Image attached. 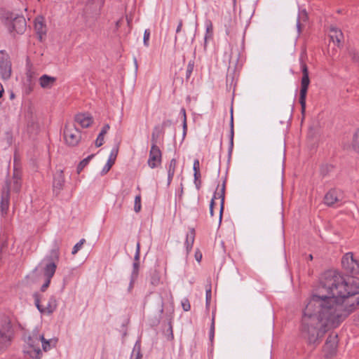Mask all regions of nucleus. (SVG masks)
<instances>
[{"label":"nucleus","mask_w":359,"mask_h":359,"mask_svg":"<svg viewBox=\"0 0 359 359\" xmlns=\"http://www.w3.org/2000/svg\"><path fill=\"white\" fill-rule=\"evenodd\" d=\"M358 305L359 280L325 272L304 310L302 337L308 344L318 346L327 330L337 327Z\"/></svg>","instance_id":"nucleus-1"},{"label":"nucleus","mask_w":359,"mask_h":359,"mask_svg":"<svg viewBox=\"0 0 359 359\" xmlns=\"http://www.w3.org/2000/svg\"><path fill=\"white\" fill-rule=\"evenodd\" d=\"M304 53H302L299 57V63L301 66V70L302 72V77L301 79V88L299 93V103L301 105L302 114H304L306 109V94L310 83L309 69L306 64L304 62Z\"/></svg>","instance_id":"nucleus-2"},{"label":"nucleus","mask_w":359,"mask_h":359,"mask_svg":"<svg viewBox=\"0 0 359 359\" xmlns=\"http://www.w3.org/2000/svg\"><path fill=\"white\" fill-rule=\"evenodd\" d=\"M156 135L151 134V147L149 151V158L147 161L148 165L154 169L157 168L161 163L162 153L159 147L157 146Z\"/></svg>","instance_id":"nucleus-3"},{"label":"nucleus","mask_w":359,"mask_h":359,"mask_svg":"<svg viewBox=\"0 0 359 359\" xmlns=\"http://www.w3.org/2000/svg\"><path fill=\"white\" fill-rule=\"evenodd\" d=\"M36 335L41 334L37 330H34L27 341L28 348L25 351L33 359H40L42 356V351L39 346L41 339H36Z\"/></svg>","instance_id":"nucleus-4"},{"label":"nucleus","mask_w":359,"mask_h":359,"mask_svg":"<svg viewBox=\"0 0 359 359\" xmlns=\"http://www.w3.org/2000/svg\"><path fill=\"white\" fill-rule=\"evenodd\" d=\"M6 23L10 32L23 34L26 30V20L22 15L11 13Z\"/></svg>","instance_id":"nucleus-5"},{"label":"nucleus","mask_w":359,"mask_h":359,"mask_svg":"<svg viewBox=\"0 0 359 359\" xmlns=\"http://www.w3.org/2000/svg\"><path fill=\"white\" fill-rule=\"evenodd\" d=\"M13 336V330L8 318H4L0 326V349L10 345Z\"/></svg>","instance_id":"nucleus-6"},{"label":"nucleus","mask_w":359,"mask_h":359,"mask_svg":"<svg viewBox=\"0 0 359 359\" xmlns=\"http://www.w3.org/2000/svg\"><path fill=\"white\" fill-rule=\"evenodd\" d=\"M343 269L346 273L355 276L359 273V264L355 260L351 252L345 254L341 259Z\"/></svg>","instance_id":"nucleus-7"},{"label":"nucleus","mask_w":359,"mask_h":359,"mask_svg":"<svg viewBox=\"0 0 359 359\" xmlns=\"http://www.w3.org/2000/svg\"><path fill=\"white\" fill-rule=\"evenodd\" d=\"M64 137L67 144L74 147L80 142V131L73 125H66L64 129Z\"/></svg>","instance_id":"nucleus-8"},{"label":"nucleus","mask_w":359,"mask_h":359,"mask_svg":"<svg viewBox=\"0 0 359 359\" xmlns=\"http://www.w3.org/2000/svg\"><path fill=\"white\" fill-rule=\"evenodd\" d=\"M225 184L226 182L224 181L222 187L220 190H218L219 187L217 189V191L214 194L213 198L211 200L210 204V213L211 216H213V206L215 204V200L217 198L220 199V210H219V222L221 223L222 218V212L224 210V196H225Z\"/></svg>","instance_id":"nucleus-9"},{"label":"nucleus","mask_w":359,"mask_h":359,"mask_svg":"<svg viewBox=\"0 0 359 359\" xmlns=\"http://www.w3.org/2000/svg\"><path fill=\"white\" fill-rule=\"evenodd\" d=\"M34 304L41 313H52L57 308V301L54 297H50L46 306L40 304V295L37 293L34 294Z\"/></svg>","instance_id":"nucleus-10"},{"label":"nucleus","mask_w":359,"mask_h":359,"mask_svg":"<svg viewBox=\"0 0 359 359\" xmlns=\"http://www.w3.org/2000/svg\"><path fill=\"white\" fill-rule=\"evenodd\" d=\"M104 4V0L89 1L86 8V14H88L94 19H97L100 15Z\"/></svg>","instance_id":"nucleus-11"},{"label":"nucleus","mask_w":359,"mask_h":359,"mask_svg":"<svg viewBox=\"0 0 359 359\" xmlns=\"http://www.w3.org/2000/svg\"><path fill=\"white\" fill-rule=\"evenodd\" d=\"M12 72L11 62L8 55L0 52V74L4 79L11 77Z\"/></svg>","instance_id":"nucleus-12"},{"label":"nucleus","mask_w":359,"mask_h":359,"mask_svg":"<svg viewBox=\"0 0 359 359\" xmlns=\"http://www.w3.org/2000/svg\"><path fill=\"white\" fill-rule=\"evenodd\" d=\"M337 334H330L323 346V351L326 357H332L335 354L338 346Z\"/></svg>","instance_id":"nucleus-13"},{"label":"nucleus","mask_w":359,"mask_h":359,"mask_svg":"<svg viewBox=\"0 0 359 359\" xmlns=\"http://www.w3.org/2000/svg\"><path fill=\"white\" fill-rule=\"evenodd\" d=\"M10 184L6 183V186L3 188L1 193V200L0 203V208L3 215H6L9 204H10Z\"/></svg>","instance_id":"nucleus-14"},{"label":"nucleus","mask_w":359,"mask_h":359,"mask_svg":"<svg viewBox=\"0 0 359 359\" xmlns=\"http://www.w3.org/2000/svg\"><path fill=\"white\" fill-rule=\"evenodd\" d=\"M65 184V176L63 174V171L62 170H59L56 172L54 175L53 187V191L58 194L61 190L63 189Z\"/></svg>","instance_id":"nucleus-15"},{"label":"nucleus","mask_w":359,"mask_h":359,"mask_svg":"<svg viewBox=\"0 0 359 359\" xmlns=\"http://www.w3.org/2000/svg\"><path fill=\"white\" fill-rule=\"evenodd\" d=\"M341 193L337 189L330 190L324 197V202L326 205L331 206L335 203L341 201Z\"/></svg>","instance_id":"nucleus-16"},{"label":"nucleus","mask_w":359,"mask_h":359,"mask_svg":"<svg viewBox=\"0 0 359 359\" xmlns=\"http://www.w3.org/2000/svg\"><path fill=\"white\" fill-rule=\"evenodd\" d=\"M118 152V146L114 147L111 149L109 156V158L107 160V162L101 171L102 175H106L109 171V170L111 169L112 165L114 164Z\"/></svg>","instance_id":"nucleus-17"},{"label":"nucleus","mask_w":359,"mask_h":359,"mask_svg":"<svg viewBox=\"0 0 359 359\" xmlns=\"http://www.w3.org/2000/svg\"><path fill=\"white\" fill-rule=\"evenodd\" d=\"M56 77L47 74H43L39 79L40 86L43 89H50L56 82Z\"/></svg>","instance_id":"nucleus-18"},{"label":"nucleus","mask_w":359,"mask_h":359,"mask_svg":"<svg viewBox=\"0 0 359 359\" xmlns=\"http://www.w3.org/2000/svg\"><path fill=\"white\" fill-rule=\"evenodd\" d=\"M34 29L39 36L40 40L46 33V27L43 22V18L41 16L37 17L34 20Z\"/></svg>","instance_id":"nucleus-19"},{"label":"nucleus","mask_w":359,"mask_h":359,"mask_svg":"<svg viewBox=\"0 0 359 359\" xmlns=\"http://www.w3.org/2000/svg\"><path fill=\"white\" fill-rule=\"evenodd\" d=\"M330 36L331 40L336 43L337 46H340V43L344 38L342 32L335 27H331L330 29Z\"/></svg>","instance_id":"nucleus-20"},{"label":"nucleus","mask_w":359,"mask_h":359,"mask_svg":"<svg viewBox=\"0 0 359 359\" xmlns=\"http://www.w3.org/2000/svg\"><path fill=\"white\" fill-rule=\"evenodd\" d=\"M75 121L82 128H88L92 124L93 118L88 114H79L75 116Z\"/></svg>","instance_id":"nucleus-21"},{"label":"nucleus","mask_w":359,"mask_h":359,"mask_svg":"<svg viewBox=\"0 0 359 359\" xmlns=\"http://www.w3.org/2000/svg\"><path fill=\"white\" fill-rule=\"evenodd\" d=\"M36 339H41L42 348L45 352H47L48 351L50 350L52 347L55 346L57 343V340L55 339L46 340L44 338L43 334L36 335Z\"/></svg>","instance_id":"nucleus-22"},{"label":"nucleus","mask_w":359,"mask_h":359,"mask_svg":"<svg viewBox=\"0 0 359 359\" xmlns=\"http://www.w3.org/2000/svg\"><path fill=\"white\" fill-rule=\"evenodd\" d=\"M171 125L172 121L170 120H165L162 122L161 125L156 126L154 128V130L151 134H156L157 135L156 140L158 141L159 136L165 133V129L170 127Z\"/></svg>","instance_id":"nucleus-23"},{"label":"nucleus","mask_w":359,"mask_h":359,"mask_svg":"<svg viewBox=\"0 0 359 359\" xmlns=\"http://www.w3.org/2000/svg\"><path fill=\"white\" fill-rule=\"evenodd\" d=\"M195 234L194 229L191 228L186 235L184 245L187 253H189L192 249L195 239Z\"/></svg>","instance_id":"nucleus-24"},{"label":"nucleus","mask_w":359,"mask_h":359,"mask_svg":"<svg viewBox=\"0 0 359 359\" xmlns=\"http://www.w3.org/2000/svg\"><path fill=\"white\" fill-rule=\"evenodd\" d=\"M57 266L52 260L48 262L43 269V275L46 278L51 279L55 273Z\"/></svg>","instance_id":"nucleus-25"},{"label":"nucleus","mask_w":359,"mask_h":359,"mask_svg":"<svg viewBox=\"0 0 359 359\" xmlns=\"http://www.w3.org/2000/svg\"><path fill=\"white\" fill-rule=\"evenodd\" d=\"M308 20V14L305 9L299 11L297 20V29L298 34H299L302 32V27L303 23Z\"/></svg>","instance_id":"nucleus-26"},{"label":"nucleus","mask_w":359,"mask_h":359,"mask_svg":"<svg viewBox=\"0 0 359 359\" xmlns=\"http://www.w3.org/2000/svg\"><path fill=\"white\" fill-rule=\"evenodd\" d=\"M177 166V161L175 158L170 160L168 168V185H170L175 175Z\"/></svg>","instance_id":"nucleus-27"},{"label":"nucleus","mask_w":359,"mask_h":359,"mask_svg":"<svg viewBox=\"0 0 359 359\" xmlns=\"http://www.w3.org/2000/svg\"><path fill=\"white\" fill-rule=\"evenodd\" d=\"M25 118L27 122V126L28 127H32L33 128H35V117L33 114L32 109L31 108H29L28 110L25 113Z\"/></svg>","instance_id":"nucleus-28"},{"label":"nucleus","mask_w":359,"mask_h":359,"mask_svg":"<svg viewBox=\"0 0 359 359\" xmlns=\"http://www.w3.org/2000/svg\"><path fill=\"white\" fill-rule=\"evenodd\" d=\"M233 109H231V121H230V135H229V152L231 153L233 147Z\"/></svg>","instance_id":"nucleus-29"},{"label":"nucleus","mask_w":359,"mask_h":359,"mask_svg":"<svg viewBox=\"0 0 359 359\" xmlns=\"http://www.w3.org/2000/svg\"><path fill=\"white\" fill-rule=\"evenodd\" d=\"M139 266V262H134L133 264V271L130 277L129 290L133 287V283L138 276Z\"/></svg>","instance_id":"nucleus-30"},{"label":"nucleus","mask_w":359,"mask_h":359,"mask_svg":"<svg viewBox=\"0 0 359 359\" xmlns=\"http://www.w3.org/2000/svg\"><path fill=\"white\" fill-rule=\"evenodd\" d=\"M21 187V178L17 172H14L13 177L12 188L13 191L18 192L20 191Z\"/></svg>","instance_id":"nucleus-31"},{"label":"nucleus","mask_w":359,"mask_h":359,"mask_svg":"<svg viewBox=\"0 0 359 359\" xmlns=\"http://www.w3.org/2000/svg\"><path fill=\"white\" fill-rule=\"evenodd\" d=\"M212 38V25L210 21L205 23V48L206 47L207 41Z\"/></svg>","instance_id":"nucleus-32"},{"label":"nucleus","mask_w":359,"mask_h":359,"mask_svg":"<svg viewBox=\"0 0 359 359\" xmlns=\"http://www.w3.org/2000/svg\"><path fill=\"white\" fill-rule=\"evenodd\" d=\"M95 154H91L83 159L77 166V173L79 174L83 169L88 164L89 161L94 157Z\"/></svg>","instance_id":"nucleus-33"},{"label":"nucleus","mask_w":359,"mask_h":359,"mask_svg":"<svg viewBox=\"0 0 359 359\" xmlns=\"http://www.w3.org/2000/svg\"><path fill=\"white\" fill-rule=\"evenodd\" d=\"M133 355H135V359H142L141 344L139 341H136L133 350Z\"/></svg>","instance_id":"nucleus-34"},{"label":"nucleus","mask_w":359,"mask_h":359,"mask_svg":"<svg viewBox=\"0 0 359 359\" xmlns=\"http://www.w3.org/2000/svg\"><path fill=\"white\" fill-rule=\"evenodd\" d=\"M150 282L151 284L154 286H157L160 284L161 278L159 273L157 271H155L151 274Z\"/></svg>","instance_id":"nucleus-35"},{"label":"nucleus","mask_w":359,"mask_h":359,"mask_svg":"<svg viewBox=\"0 0 359 359\" xmlns=\"http://www.w3.org/2000/svg\"><path fill=\"white\" fill-rule=\"evenodd\" d=\"M194 67V61L190 60L187 65V70H186V78L189 79L193 72Z\"/></svg>","instance_id":"nucleus-36"},{"label":"nucleus","mask_w":359,"mask_h":359,"mask_svg":"<svg viewBox=\"0 0 359 359\" xmlns=\"http://www.w3.org/2000/svg\"><path fill=\"white\" fill-rule=\"evenodd\" d=\"M141 196L137 195L135 198L134 210L135 212H139L141 210Z\"/></svg>","instance_id":"nucleus-37"},{"label":"nucleus","mask_w":359,"mask_h":359,"mask_svg":"<svg viewBox=\"0 0 359 359\" xmlns=\"http://www.w3.org/2000/svg\"><path fill=\"white\" fill-rule=\"evenodd\" d=\"M211 285L210 284L208 287L206 288V292H205V302H206V306L208 308L210 304L211 301Z\"/></svg>","instance_id":"nucleus-38"},{"label":"nucleus","mask_w":359,"mask_h":359,"mask_svg":"<svg viewBox=\"0 0 359 359\" xmlns=\"http://www.w3.org/2000/svg\"><path fill=\"white\" fill-rule=\"evenodd\" d=\"M353 146L358 152H359V129L355 133L353 137Z\"/></svg>","instance_id":"nucleus-39"},{"label":"nucleus","mask_w":359,"mask_h":359,"mask_svg":"<svg viewBox=\"0 0 359 359\" xmlns=\"http://www.w3.org/2000/svg\"><path fill=\"white\" fill-rule=\"evenodd\" d=\"M214 336H215V315L212 314V323H211L210 334H209L210 340L211 341H212V340L214 339Z\"/></svg>","instance_id":"nucleus-40"},{"label":"nucleus","mask_w":359,"mask_h":359,"mask_svg":"<svg viewBox=\"0 0 359 359\" xmlns=\"http://www.w3.org/2000/svg\"><path fill=\"white\" fill-rule=\"evenodd\" d=\"M349 55L354 62H359V55L355 50L351 49L349 50Z\"/></svg>","instance_id":"nucleus-41"},{"label":"nucleus","mask_w":359,"mask_h":359,"mask_svg":"<svg viewBox=\"0 0 359 359\" xmlns=\"http://www.w3.org/2000/svg\"><path fill=\"white\" fill-rule=\"evenodd\" d=\"M86 242L85 239H81L79 243H77L73 248L72 254L75 255L77 252L81 248L83 244Z\"/></svg>","instance_id":"nucleus-42"},{"label":"nucleus","mask_w":359,"mask_h":359,"mask_svg":"<svg viewBox=\"0 0 359 359\" xmlns=\"http://www.w3.org/2000/svg\"><path fill=\"white\" fill-rule=\"evenodd\" d=\"M182 309L184 311H190L191 309V304H190V302L189 301V299L187 298H184L182 300Z\"/></svg>","instance_id":"nucleus-43"},{"label":"nucleus","mask_w":359,"mask_h":359,"mask_svg":"<svg viewBox=\"0 0 359 359\" xmlns=\"http://www.w3.org/2000/svg\"><path fill=\"white\" fill-rule=\"evenodd\" d=\"M104 137V135H103L102 133H99V135L95 140V146L97 147H100L103 144Z\"/></svg>","instance_id":"nucleus-44"},{"label":"nucleus","mask_w":359,"mask_h":359,"mask_svg":"<svg viewBox=\"0 0 359 359\" xmlns=\"http://www.w3.org/2000/svg\"><path fill=\"white\" fill-rule=\"evenodd\" d=\"M150 37V32L149 29H145L144 32L143 42L145 46H149V40Z\"/></svg>","instance_id":"nucleus-45"},{"label":"nucleus","mask_w":359,"mask_h":359,"mask_svg":"<svg viewBox=\"0 0 359 359\" xmlns=\"http://www.w3.org/2000/svg\"><path fill=\"white\" fill-rule=\"evenodd\" d=\"M50 258L51 259L58 260L59 259V248H56L53 249L50 252Z\"/></svg>","instance_id":"nucleus-46"},{"label":"nucleus","mask_w":359,"mask_h":359,"mask_svg":"<svg viewBox=\"0 0 359 359\" xmlns=\"http://www.w3.org/2000/svg\"><path fill=\"white\" fill-rule=\"evenodd\" d=\"M181 114L184 116V121H183V130H184V135L186 134V130H187V119H186V110L184 108H182L180 111Z\"/></svg>","instance_id":"nucleus-47"},{"label":"nucleus","mask_w":359,"mask_h":359,"mask_svg":"<svg viewBox=\"0 0 359 359\" xmlns=\"http://www.w3.org/2000/svg\"><path fill=\"white\" fill-rule=\"evenodd\" d=\"M140 250V243H137V247H136V252H135V257H134V259H135L134 262H139Z\"/></svg>","instance_id":"nucleus-48"},{"label":"nucleus","mask_w":359,"mask_h":359,"mask_svg":"<svg viewBox=\"0 0 359 359\" xmlns=\"http://www.w3.org/2000/svg\"><path fill=\"white\" fill-rule=\"evenodd\" d=\"M193 170H194V172H196V170H197L198 172H200V163H199L198 159L194 160Z\"/></svg>","instance_id":"nucleus-49"},{"label":"nucleus","mask_w":359,"mask_h":359,"mask_svg":"<svg viewBox=\"0 0 359 359\" xmlns=\"http://www.w3.org/2000/svg\"><path fill=\"white\" fill-rule=\"evenodd\" d=\"M51 279L46 278L45 283L42 285L41 290L44 292L49 286Z\"/></svg>","instance_id":"nucleus-50"},{"label":"nucleus","mask_w":359,"mask_h":359,"mask_svg":"<svg viewBox=\"0 0 359 359\" xmlns=\"http://www.w3.org/2000/svg\"><path fill=\"white\" fill-rule=\"evenodd\" d=\"M109 128H110L109 125V124H106V125H104L103 126V128H102V130H101L100 133H102V135H104L108 132Z\"/></svg>","instance_id":"nucleus-51"},{"label":"nucleus","mask_w":359,"mask_h":359,"mask_svg":"<svg viewBox=\"0 0 359 359\" xmlns=\"http://www.w3.org/2000/svg\"><path fill=\"white\" fill-rule=\"evenodd\" d=\"M194 181L200 180L201 178V172L196 170L194 173Z\"/></svg>","instance_id":"nucleus-52"},{"label":"nucleus","mask_w":359,"mask_h":359,"mask_svg":"<svg viewBox=\"0 0 359 359\" xmlns=\"http://www.w3.org/2000/svg\"><path fill=\"white\" fill-rule=\"evenodd\" d=\"M182 20H180L179 23H178V25L177 27V29H176V33L180 32L181 30H182Z\"/></svg>","instance_id":"nucleus-53"},{"label":"nucleus","mask_w":359,"mask_h":359,"mask_svg":"<svg viewBox=\"0 0 359 359\" xmlns=\"http://www.w3.org/2000/svg\"><path fill=\"white\" fill-rule=\"evenodd\" d=\"M194 184H195V186H196V188L197 189V190H199L200 188H201V180H197V181H194Z\"/></svg>","instance_id":"nucleus-54"},{"label":"nucleus","mask_w":359,"mask_h":359,"mask_svg":"<svg viewBox=\"0 0 359 359\" xmlns=\"http://www.w3.org/2000/svg\"><path fill=\"white\" fill-rule=\"evenodd\" d=\"M168 330L170 331V339H172L174 337H173V333H172V325L170 323H169Z\"/></svg>","instance_id":"nucleus-55"},{"label":"nucleus","mask_w":359,"mask_h":359,"mask_svg":"<svg viewBox=\"0 0 359 359\" xmlns=\"http://www.w3.org/2000/svg\"><path fill=\"white\" fill-rule=\"evenodd\" d=\"M354 321L359 326V313L355 317Z\"/></svg>","instance_id":"nucleus-56"},{"label":"nucleus","mask_w":359,"mask_h":359,"mask_svg":"<svg viewBox=\"0 0 359 359\" xmlns=\"http://www.w3.org/2000/svg\"><path fill=\"white\" fill-rule=\"evenodd\" d=\"M134 63H135V70L137 71V68H138V65H137V59H136L135 57L134 58Z\"/></svg>","instance_id":"nucleus-57"},{"label":"nucleus","mask_w":359,"mask_h":359,"mask_svg":"<svg viewBox=\"0 0 359 359\" xmlns=\"http://www.w3.org/2000/svg\"><path fill=\"white\" fill-rule=\"evenodd\" d=\"M4 93V90L3 87L1 86V89L0 90V98L2 97Z\"/></svg>","instance_id":"nucleus-58"},{"label":"nucleus","mask_w":359,"mask_h":359,"mask_svg":"<svg viewBox=\"0 0 359 359\" xmlns=\"http://www.w3.org/2000/svg\"><path fill=\"white\" fill-rule=\"evenodd\" d=\"M160 312H161V313H162L163 312V302H161V308L160 309Z\"/></svg>","instance_id":"nucleus-59"},{"label":"nucleus","mask_w":359,"mask_h":359,"mask_svg":"<svg viewBox=\"0 0 359 359\" xmlns=\"http://www.w3.org/2000/svg\"><path fill=\"white\" fill-rule=\"evenodd\" d=\"M196 260H197L198 262H200V260H201V255H200L199 257H197V255H196Z\"/></svg>","instance_id":"nucleus-60"},{"label":"nucleus","mask_w":359,"mask_h":359,"mask_svg":"<svg viewBox=\"0 0 359 359\" xmlns=\"http://www.w3.org/2000/svg\"><path fill=\"white\" fill-rule=\"evenodd\" d=\"M119 23H120V21H119V20H118V21L116 22V27H118V26H119Z\"/></svg>","instance_id":"nucleus-61"},{"label":"nucleus","mask_w":359,"mask_h":359,"mask_svg":"<svg viewBox=\"0 0 359 359\" xmlns=\"http://www.w3.org/2000/svg\"><path fill=\"white\" fill-rule=\"evenodd\" d=\"M309 258L310 260H312L313 259V256L311 255H309Z\"/></svg>","instance_id":"nucleus-62"},{"label":"nucleus","mask_w":359,"mask_h":359,"mask_svg":"<svg viewBox=\"0 0 359 359\" xmlns=\"http://www.w3.org/2000/svg\"><path fill=\"white\" fill-rule=\"evenodd\" d=\"M321 171H322L323 175H325V173L324 172V168H322Z\"/></svg>","instance_id":"nucleus-63"},{"label":"nucleus","mask_w":359,"mask_h":359,"mask_svg":"<svg viewBox=\"0 0 359 359\" xmlns=\"http://www.w3.org/2000/svg\"><path fill=\"white\" fill-rule=\"evenodd\" d=\"M177 36H175V41H177Z\"/></svg>","instance_id":"nucleus-64"}]
</instances>
